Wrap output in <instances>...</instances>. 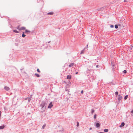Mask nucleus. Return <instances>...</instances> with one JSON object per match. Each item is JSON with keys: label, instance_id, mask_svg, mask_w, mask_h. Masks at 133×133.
<instances>
[{"label": "nucleus", "instance_id": "f257e3e1", "mask_svg": "<svg viewBox=\"0 0 133 133\" xmlns=\"http://www.w3.org/2000/svg\"><path fill=\"white\" fill-rule=\"evenodd\" d=\"M17 29H18L20 31L25 30V28L24 27H20L19 26H18L17 28Z\"/></svg>", "mask_w": 133, "mask_h": 133}, {"label": "nucleus", "instance_id": "f03ea898", "mask_svg": "<svg viewBox=\"0 0 133 133\" xmlns=\"http://www.w3.org/2000/svg\"><path fill=\"white\" fill-rule=\"evenodd\" d=\"M45 105V103L44 102H43L41 105V106L42 107V108L43 109L44 108Z\"/></svg>", "mask_w": 133, "mask_h": 133}, {"label": "nucleus", "instance_id": "7ed1b4c3", "mask_svg": "<svg viewBox=\"0 0 133 133\" xmlns=\"http://www.w3.org/2000/svg\"><path fill=\"white\" fill-rule=\"evenodd\" d=\"M53 106L51 102L50 103L48 107V108H51Z\"/></svg>", "mask_w": 133, "mask_h": 133}, {"label": "nucleus", "instance_id": "20e7f679", "mask_svg": "<svg viewBox=\"0 0 133 133\" xmlns=\"http://www.w3.org/2000/svg\"><path fill=\"white\" fill-rule=\"evenodd\" d=\"M122 96H121L120 95H119L118 96V99L119 101V102L121 100L122 98Z\"/></svg>", "mask_w": 133, "mask_h": 133}, {"label": "nucleus", "instance_id": "39448f33", "mask_svg": "<svg viewBox=\"0 0 133 133\" xmlns=\"http://www.w3.org/2000/svg\"><path fill=\"white\" fill-rule=\"evenodd\" d=\"M4 89L6 90V91H8V90H9L10 89V88L9 87H8L7 86H5V87H4Z\"/></svg>", "mask_w": 133, "mask_h": 133}, {"label": "nucleus", "instance_id": "423d86ee", "mask_svg": "<svg viewBox=\"0 0 133 133\" xmlns=\"http://www.w3.org/2000/svg\"><path fill=\"white\" fill-rule=\"evenodd\" d=\"M71 76L69 75L67 76V79H70L71 78Z\"/></svg>", "mask_w": 133, "mask_h": 133}, {"label": "nucleus", "instance_id": "0eeeda50", "mask_svg": "<svg viewBox=\"0 0 133 133\" xmlns=\"http://www.w3.org/2000/svg\"><path fill=\"white\" fill-rule=\"evenodd\" d=\"M96 126L97 127H99L100 126V124L99 123H97L96 124Z\"/></svg>", "mask_w": 133, "mask_h": 133}, {"label": "nucleus", "instance_id": "6e6552de", "mask_svg": "<svg viewBox=\"0 0 133 133\" xmlns=\"http://www.w3.org/2000/svg\"><path fill=\"white\" fill-rule=\"evenodd\" d=\"M124 122H122L121 124V125L119 126V127H122L123 126H124Z\"/></svg>", "mask_w": 133, "mask_h": 133}, {"label": "nucleus", "instance_id": "1a4fd4ad", "mask_svg": "<svg viewBox=\"0 0 133 133\" xmlns=\"http://www.w3.org/2000/svg\"><path fill=\"white\" fill-rule=\"evenodd\" d=\"M4 127H5V126H4V125H3L2 126H0V129H3L4 128Z\"/></svg>", "mask_w": 133, "mask_h": 133}, {"label": "nucleus", "instance_id": "9d476101", "mask_svg": "<svg viewBox=\"0 0 133 133\" xmlns=\"http://www.w3.org/2000/svg\"><path fill=\"white\" fill-rule=\"evenodd\" d=\"M25 33H30V31L29 30H25Z\"/></svg>", "mask_w": 133, "mask_h": 133}, {"label": "nucleus", "instance_id": "9b49d317", "mask_svg": "<svg viewBox=\"0 0 133 133\" xmlns=\"http://www.w3.org/2000/svg\"><path fill=\"white\" fill-rule=\"evenodd\" d=\"M54 14V13L52 12H49L47 14L49 15H52Z\"/></svg>", "mask_w": 133, "mask_h": 133}, {"label": "nucleus", "instance_id": "f8f14e48", "mask_svg": "<svg viewBox=\"0 0 133 133\" xmlns=\"http://www.w3.org/2000/svg\"><path fill=\"white\" fill-rule=\"evenodd\" d=\"M74 64V63H71L69 65V67H71V66H72Z\"/></svg>", "mask_w": 133, "mask_h": 133}, {"label": "nucleus", "instance_id": "ddd939ff", "mask_svg": "<svg viewBox=\"0 0 133 133\" xmlns=\"http://www.w3.org/2000/svg\"><path fill=\"white\" fill-rule=\"evenodd\" d=\"M35 75L37 76V77H39V75L38 74H35Z\"/></svg>", "mask_w": 133, "mask_h": 133}, {"label": "nucleus", "instance_id": "4468645a", "mask_svg": "<svg viewBox=\"0 0 133 133\" xmlns=\"http://www.w3.org/2000/svg\"><path fill=\"white\" fill-rule=\"evenodd\" d=\"M84 50H82L81 52V54H82L84 53Z\"/></svg>", "mask_w": 133, "mask_h": 133}, {"label": "nucleus", "instance_id": "2eb2a0df", "mask_svg": "<svg viewBox=\"0 0 133 133\" xmlns=\"http://www.w3.org/2000/svg\"><path fill=\"white\" fill-rule=\"evenodd\" d=\"M94 111V109H92L91 110V113L92 114L93 113Z\"/></svg>", "mask_w": 133, "mask_h": 133}, {"label": "nucleus", "instance_id": "dca6fc26", "mask_svg": "<svg viewBox=\"0 0 133 133\" xmlns=\"http://www.w3.org/2000/svg\"><path fill=\"white\" fill-rule=\"evenodd\" d=\"M22 36L23 37H24L25 36V35H24V32L23 33V34H22Z\"/></svg>", "mask_w": 133, "mask_h": 133}, {"label": "nucleus", "instance_id": "f3484780", "mask_svg": "<svg viewBox=\"0 0 133 133\" xmlns=\"http://www.w3.org/2000/svg\"><path fill=\"white\" fill-rule=\"evenodd\" d=\"M128 95H127L124 98V99L125 100L128 97Z\"/></svg>", "mask_w": 133, "mask_h": 133}, {"label": "nucleus", "instance_id": "a211bd4d", "mask_svg": "<svg viewBox=\"0 0 133 133\" xmlns=\"http://www.w3.org/2000/svg\"><path fill=\"white\" fill-rule=\"evenodd\" d=\"M13 31L15 33H18L19 32H18L16 30H13Z\"/></svg>", "mask_w": 133, "mask_h": 133}, {"label": "nucleus", "instance_id": "6ab92c4d", "mask_svg": "<svg viewBox=\"0 0 133 133\" xmlns=\"http://www.w3.org/2000/svg\"><path fill=\"white\" fill-rule=\"evenodd\" d=\"M104 131L105 132H107L108 131V129H105L104 130Z\"/></svg>", "mask_w": 133, "mask_h": 133}, {"label": "nucleus", "instance_id": "aec40b11", "mask_svg": "<svg viewBox=\"0 0 133 133\" xmlns=\"http://www.w3.org/2000/svg\"><path fill=\"white\" fill-rule=\"evenodd\" d=\"M115 94L116 95H117L118 94V92L117 91L115 93Z\"/></svg>", "mask_w": 133, "mask_h": 133}, {"label": "nucleus", "instance_id": "412c9836", "mask_svg": "<svg viewBox=\"0 0 133 133\" xmlns=\"http://www.w3.org/2000/svg\"><path fill=\"white\" fill-rule=\"evenodd\" d=\"M46 126V125L45 124H44L43 126V127H42V128L43 129H44V128Z\"/></svg>", "mask_w": 133, "mask_h": 133}, {"label": "nucleus", "instance_id": "4be33fe9", "mask_svg": "<svg viewBox=\"0 0 133 133\" xmlns=\"http://www.w3.org/2000/svg\"><path fill=\"white\" fill-rule=\"evenodd\" d=\"M77 127H78L79 126V122H77Z\"/></svg>", "mask_w": 133, "mask_h": 133}, {"label": "nucleus", "instance_id": "5701e85b", "mask_svg": "<svg viewBox=\"0 0 133 133\" xmlns=\"http://www.w3.org/2000/svg\"><path fill=\"white\" fill-rule=\"evenodd\" d=\"M96 114H95L94 115V119H96Z\"/></svg>", "mask_w": 133, "mask_h": 133}, {"label": "nucleus", "instance_id": "b1692460", "mask_svg": "<svg viewBox=\"0 0 133 133\" xmlns=\"http://www.w3.org/2000/svg\"><path fill=\"white\" fill-rule=\"evenodd\" d=\"M115 28L117 29L118 28V26L117 25H115Z\"/></svg>", "mask_w": 133, "mask_h": 133}, {"label": "nucleus", "instance_id": "393cba45", "mask_svg": "<svg viewBox=\"0 0 133 133\" xmlns=\"http://www.w3.org/2000/svg\"><path fill=\"white\" fill-rule=\"evenodd\" d=\"M123 72L124 73H126L127 72V71L126 70H124L123 71Z\"/></svg>", "mask_w": 133, "mask_h": 133}, {"label": "nucleus", "instance_id": "a878e982", "mask_svg": "<svg viewBox=\"0 0 133 133\" xmlns=\"http://www.w3.org/2000/svg\"><path fill=\"white\" fill-rule=\"evenodd\" d=\"M37 71L38 72H40V71L38 69H37Z\"/></svg>", "mask_w": 133, "mask_h": 133}, {"label": "nucleus", "instance_id": "bb28decb", "mask_svg": "<svg viewBox=\"0 0 133 133\" xmlns=\"http://www.w3.org/2000/svg\"><path fill=\"white\" fill-rule=\"evenodd\" d=\"M110 26L111 28H113V27H114V26L113 25H110Z\"/></svg>", "mask_w": 133, "mask_h": 133}, {"label": "nucleus", "instance_id": "cd10ccee", "mask_svg": "<svg viewBox=\"0 0 133 133\" xmlns=\"http://www.w3.org/2000/svg\"><path fill=\"white\" fill-rule=\"evenodd\" d=\"M83 90H82L81 91V93L82 94H83Z\"/></svg>", "mask_w": 133, "mask_h": 133}, {"label": "nucleus", "instance_id": "c85d7f7f", "mask_svg": "<svg viewBox=\"0 0 133 133\" xmlns=\"http://www.w3.org/2000/svg\"><path fill=\"white\" fill-rule=\"evenodd\" d=\"M131 113L133 114V109L132 110V111H131Z\"/></svg>", "mask_w": 133, "mask_h": 133}, {"label": "nucleus", "instance_id": "c756f323", "mask_svg": "<svg viewBox=\"0 0 133 133\" xmlns=\"http://www.w3.org/2000/svg\"><path fill=\"white\" fill-rule=\"evenodd\" d=\"M98 67V65H97L96 66V67L97 68Z\"/></svg>", "mask_w": 133, "mask_h": 133}, {"label": "nucleus", "instance_id": "7c9ffc66", "mask_svg": "<svg viewBox=\"0 0 133 133\" xmlns=\"http://www.w3.org/2000/svg\"><path fill=\"white\" fill-rule=\"evenodd\" d=\"M127 1H126V0H124V2H127Z\"/></svg>", "mask_w": 133, "mask_h": 133}, {"label": "nucleus", "instance_id": "2f4dec72", "mask_svg": "<svg viewBox=\"0 0 133 133\" xmlns=\"http://www.w3.org/2000/svg\"><path fill=\"white\" fill-rule=\"evenodd\" d=\"M78 74V72H76V74Z\"/></svg>", "mask_w": 133, "mask_h": 133}, {"label": "nucleus", "instance_id": "473e14b6", "mask_svg": "<svg viewBox=\"0 0 133 133\" xmlns=\"http://www.w3.org/2000/svg\"><path fill=\"white\" fill-rule=\"evenodd\" d=\"M91 129H92L91 128H90V130H91Z\"/></svg>", "mask_w": 133, "mask_h": 133}]
</instances>
